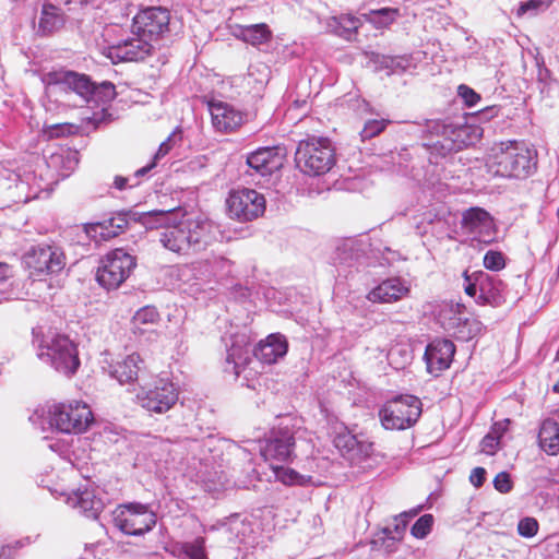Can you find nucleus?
<instances>
[{"label": "nucleus", "mask_w": 559, "mask_h": 559, "mask_svg": "<svg viewBox=\"0 0 559 559\" xmlns=\"http://www.w3.org/2000/svg\"><path fill=\"white\" fill-rule=\"evenodd\" d=\"M128 227V221L122 215H117L102 222L84 224L85 234L94 241H107L120 234Z\"/></svg>", "instance_id": "obj_20"}, {"label": "nucleus", "mask_w": 559, "mask_h": 559, "mask_svg": "<svg viewBox=\"0 0 559 559\" xmlns=\"http://www.w3.org/2000/svg\"><path fill=\"white\" fill-rule=\"evenodd\" d=\"M136 266L135 257L117 248L105 254L96 272V280L106 289H117Z\"/></svg>", "instance_id": "obj_9"}, {"label": "nucleus", "mask_w": 559, "mask_h": 559, "mask_svg": "<svg viewBox=\"0 0 559 559\" xmlns=\"http://www.w3.org/2000/svg\"><path fill=\"white\" fill-rule=\"evenodd\" d=\"M454 354L455 345L452 341L445 338L432 341L425 352L428 371L438 376L447 370L453 360Z\"/></svg>", "instance_id": "obj_17"}, {"label": "nucleus", "mask_w": 559, "mask_h": 559, "mask_svg": "<svg viewBox=\"0 0 559 559\" xmlns=\"http://www.w3.org/2000/svg\"><path fill=\"white\" fill-rule=\"evenodd\" d=\"M128 179L121 176L115 178L114 185L117 189L122 190L126 188Z\"/></svg>", "instance_id": "obj_54"}, {"label": "nucleus", "mask_w": 559, "mask_h": 559, "mask_svg": "<svg viewBox=\"0 0 559 559\" xmlns=\"http://www.w3.org/2000/svg\"><path fill=\"white\" fill-rule=\"evenodd\" d=\"M67 503L93 520L98 518L104 508L103 501L95 496L93 490L87 488L74 491L67 498Z\"/></svg>", "instance_id": "obj_23"}, {"label": "nucleus", "mask_w": 559, "mask_h": 559, "mask_svg": "<svg viewBox=\"0 0 559 559\" xmlns=\"http://www.w3.org/2000/svg\"><path fill=\"white\" fill-rule=\"evenodd\" d=\"M459 121H454L450 118L445 119H433L427 121V132L432 136H438L441 140L438 141L435 146L439 145L442 154H449V147L456 133Z\"/></svg>", "instance_id": "obj_24"}, {"label": "nucleus", "mask_w": 559, "mask_h": 559, "mask_svg": "<svg viewBox=\"0 0 559 559\" xmlns=\"http://www.w3.org/2000/svg\"><path fill=\"white\" fill-rule=\"evenodd\" d=\"M433 518L431 514L421 515L412 526V534L416 538H425L431 531Z\"/></svg>", "instance_id": "obj_39"}, {"label": "nucleus", "mask_w": 559, "mask_h": 559, "mask_svg": "<svg viewBox=\"0 0 559 559\" xmlns=\"http://www.w3.org/2000/svg\"><path fill=\"white\" fill-rule=\"evenodd\" d=\"M116 87L111 82H103L100 84H93V92L91 95V102L95 103H108L116 97Z\"/></svg>", "instance_id": "obj_34"}, {"label": "nucleus", "mask_w": 559, "mask_h": 559, "mask_svg": "<svg viewBox=\"0 0 559 559\" xmlns=\"http://www.w3.org/2000/svg\"><path fill=\"white\" fill-rule=\"evenodd\" d=\"M399 16L397 8H381L362 14L364 20L377 28L389 27Z\"/></svg>", "instance_id": "obj_32"}, {"label": "nucleus", "mask_w": 559, "mask_h": 559, "mask_svg": "<svg viewBox=\"0 0 559 559\" xmlns=\"http://www.w3.org/2000/svg\"><path fill=\"white\" fill-rule=\"evenodd\" d=\"M477 290L479 292V282L476 280V272H474V281L466 284L464 293L474 298L476 297Z\"/></svg>", "instance_id": "obj_52"}, {"label": "nucleus", "mask_w": 559, "mask_h": 559, "mask_svg": "<svg viewBox=\"0 0 559 559\" xmlns=\"http://www.w3.org/2000/svg\"><path fill=\"white\" fill-rule=\"evenodd\" d=\"M511 425V419L506 418L503 420H499L492 424L489 432L497 437L500 441L503 435L509 430Z\"/></svg>", "instance_id": "obj_50"}, {"label": "nucleus", "mask_w": 559, "mask_h": 559, "mask_svg": "<svg viewBox=\"0 0 559 559\" xmlns=\"http://www.w3.org/2000/svg\"><path fill=\"white\" fill-rule=\"evenodd\" d=\"M285 150L280 146L260 147L247 157V165L260 176H270L285 163Z\"/></svg>", "instance_id": "obj_14"}, {"label": "nucleus", "mask_w": 559, "mask_h": 559, "mask_svg": "<svg viewBox=\"0 0 559 559\" xmlns=\"http://www.w3.org/2000/svg\"><path fill=\"white\" fill-rule=\"evenodd\" d=\"M238 37L252 46H259L267 43L271 39L272 32L264 23L252 24L241 26Z\"/></svg>", "instance_id": "obj_31"}, {"label": "nucleus", "mask_w": 559, "mask_h": 559, "mask_svg": "<svg viewBox=\"0 0 559 559\" xmlns=\"http://www.w3.org/2000/svg\"><path fill=\"white\" fill-rule=\"evenodd\" d=\"M483 264L489 271L499 272L506 267L507 260L501 251L488 250L484 255Z\"/></svg>", "instance_id": "obj_36"}, {"label": "nucleus", "mask_w": 559, "mask_h": 559, "mask_svg": "<svg viewBox=\"0 0 559 559\" xmlns=\"http://www.w3.org/2000/svg\"><path fill=\"white\" fill-rule=\"evenodd\" d=\"M288 352V342L280 333L267 335L261 340L253 350L254 357L262 364L273 365L283 358Z\"/></svg>", "instance_id": "obj_19"}, {"label": "nucleus", "mask_w": 559, "mask_h": 559, "mask_svg": "<svg viewBox=\"0 0 559 559\" xmlns=\"http://www.w3.org/2000/svg\"><path fill=\"white\" fill-rule=\"evenodd\" d=\"M170 13L162 7L141 10L132 21L133 32L148 40L158 39L169 31Z\"/></svg>", "instance_id": "obj_13"}, {"label": "nucleus", "mask_w": 559, "mask_h": 559, "mask_svg": "<svg viewBox=\"0 0 559 559\" xmlns=\"http://www.w3.org/2000/svg\"><path fill=\"white\" fill-rule=\"evenodd\" d=\"M295 448L294 427L281 423L265 436L260 447V455L271 468H277L280 464H289L295 460Z\"/></svg>", "instance_id": "obj_6"}, {"label": "nucleus", "mask_w": 559, "mask_h": 559, "mask_svg": "<svg viewBox=\"0 0 559 559\" xmlns=\"http://www.w3.org/2000/svg\"><path fill=\"white\" fill-rule=\"evenodd\" d=\"M66 23V16L61 9L47 3L43 5L39 19V31L46 35L52 34L60 29Z\"/></svg>", "instance_id": "obj_27"}, {"label": "nucleus", "mask_w": 559, "mask_h": 559, "mask_svg": "<svg viewBox=\"0 0 559 559\" xmlns=\"http://www.w3.org/2000/svg\"><path fill=\"white\" fill-rule=\"evenodd\" d=\"M411 294V285L401 277H390L382 281L367 294L372 304H394Z\"/></svg>", "instance_id": "obj_16"}, {"label": "nucleus", "mask_w": 559, "mask_h": 559, "mask_svg": "<svg viewBox=\"0 0 559 559\" xmlns=\"http://www.w3.org/2000/svg\"><path fill=\"white\" fill-rule=\"evenodd\" d=\"M179 389L170 379L159 378L148 385L141 386L135 400L150 414L163 415L174 408L179 401Z\"/></svg>", "instance_id": "obj_8"}, {"label": "nucleus", "mask_w": 559, "mask_h": 559, "mask_svg": "<svg viewBox=\"0 0 559 559\" xmlns=\"http://www.w3.org/2000/svg\"><path fill=\"white\" fill-rule=\"evenodd\" d=\"M357 440L349 433H340L334 438V444L341 451H350L355 448Z\"/></svg>", "instance_id": "obj_47"}, {"label": "nucleus", "mask_w": 559, "mask_h": 559, "mask_svg": "<svg viewBox=\"0 0 559 559\" xmlns=\"http://www.w3.org/2000/svg\"><path fill=\"white\" fill-rule=\"evenodd\" d=\"M476 280L479 282V295L476 298L477 305L497 308L506 302L503 295L506 283L502 280L483 271H476Z\"/></svg>", "instance_id": "obj_18"}, {"label": "nucleus", "mask_w": 559, "mask_h": 559, "mask_svg": "<svg viewBox=\"0 0 559 559\" xmlns=\"http://www.w3.org/2000/svg\"><path fill=\"white\" fill-rule=\"evenodd\" d=\"M139 221L146 228H160L162 246L179 255L204 251L216 240L210 219L193 216L182 207L144 212Z\"/></svg>", "instance_id": "obj_1"}, {"label": "nucleus", "mask_w": 559, "mask_h": 559, "mask_svg": "<svg viewBox=\"0 0 559 559\" xmlns=\"http://www.w3.org/2000/svg\"><path fill=\"white\" fill-rule=\"evenodd\" d=\"M41 357H46L52 368L63 376L73 377L80 366L79 344L64 333L55 332L41 342Z\"/></svg>", "instance_id": "obj_4"}, {"label": "nucleus", "mask_w": 559, "mask_h": 559, "mask_svg": "<svg viewBox=\"0 0 559 559\" xmlns=\"http://www.w3.org/2000/svg\"><path fill=\"white\" fill-rule=\"evenodd\" d=\"M76 127L69 122L44 126L43 134L47 140L58 139L74 134Z\"/></svg>", "instance_id": "obj_35"}, {"label": "nucleus", "mask_w": 559, "mask_h": 559, "mask_svg": "<svg viewBox=\"0 0 559 559\" xmlns=\"http://www.w3.org/2000/svg\"><path fill=\"white\" fill-rule=\"evenodd\" d=\"M284 465L285 464H280L277 468H271L275 474L276 479L285 485H295L299 483L301 476L295 469L287 468Z\"/></svg>", "instance_id": "obj_40"}, {"label": "nucleus", "mask_w": 559, "mask_h": 559, "mask_svg": "<svg viewBox=\"0 0 559 559\" xmlns=\"http://www.w3.org/2000/svg\"><path fill=\"white\" fill-rule=\"evenodd\" d=\"M204 543V538L199 537L194 542L186 544L183 551L190 559H207Z\"/></svg>", "instance_id": "obj_41"}, {"label": "nucleus", "mask_w": 559, "mask_h": 559, "mask_svg": "<svg viewBox=\"0 0 559 559\" xmlns=\"http://www.w3.org/2000/svg\"><path fill=\"white\" fill-rule=\"evenodd\" d=\"M71 72L72 71H68V70L51 71L46 74L45 80H46L47 84H49V85H51V84L67 85Z\"/></svg>", "instance_id": "obj_49"}, {"label": "nucleus", "mask_w": 559, "mask_h": 559, "mask_svg": "<svg viewBox=\"0 0 559 559\" xmlns=\"http://www.w3.org/2000/svg\"><path fill=\"white\" fill-rule=\"evenodd\" d=\"M483 134L481 128L474 124H467L459 121L456 133L454 134L449 152H459L468 145L476 143Z\"/></svg>", "instance_id": "obj_28"}, {"label": "nucleus", "mask_w": 559, "mask_h": 559, "mask_svg": "<svg viewBox=\"0 0 559 559\" xmlns=\"http://www.w3.org/2000/svg\"><path fill=\"white\" fill-rule=\"evenodd\" d=\"M112 516L115 526L127 535H142L156 524V516L148 507L136 502L119 504Z\"/></svg>", "instance_id": "obj_11"}, {"label": "nucleus", "mask_w": 559, "mask_h": 559, "mask_svg": "<svg viewBox=\"0 0 559 559\" xmlns=\"http://www.w3.org/2000/svg\"><path fill=\"white\" fill-rule=\"evenodd\" d=\"M23 547L24 543L22 540L0 542V559H14Z\"/></svg>", "instance_id": "obj_43"}, {"label": "nucleus", "mask_w": 559, "mask_h": 559, "mask_svg": "<svg viewBox=\"0 0 559 559\" xmlns=\"http://www.w3.org/2000/svg\"><path fill=\"white\" fill-rule=\"evenodd\" d=\"M173 148V139L171 135H169L164 142L159 144V147L157 152L154 155V160L148 164L147 166H144L135 171L136 176H143L146 173H148L152 168L156 166V160L167 155L170 150Z\"/></svg>", "instance_id": "obj_38"}, {"label": "nucleus", "mask_w": 559, "mask_h": 559, "mask_svg": "<svg viewBox=\"0 0 559 559\" xmlns=\"http://www.w3.org/2000/svg\"><path fill=\"white\" fill-rule=\"evenodd\" d=\"M93 84L88 75L72 71L66 86L86 102H91Z\"/></svg>", "instance_id": "obj_33"}, {"label": "nucleus", "mask_w": 559, "mask_h": 559, "mask_svg": "<svg viewBox=\"0 0 559 559\" xmlns=\"http://www.w3.org/2000/svg\"><path fill=\"white\" fill-rule=\"evenodd\" d=\"M493 218L489 212L479 206H472L462 213L461 226L469 233L492 224Z\"/></svg>", "instance_id": "obj_29"}, {"label": "nucleus", "mask_w": 559, "mask_h": 559, "mask_svg": "<svg viewBox=\"0 0 559 559\" xmlns=\"http://www.w3.org/2000/svg\"><path fill=\"white\" fill-rule=\"evenodd\" d=\"M538 444L548 455L559 454V423L552 418L542 421L538 432Z\"/></svg>", "instance_id": "obj_25"}, {"label": "nucleus", "mask_w": 559, "mask_h": 559, "mask_svg": "<svg viewBox=\"0 0 559 559\" xmlns=\"http://www.w3.org/2000/svg\"><path fill=\"white\" fill-rule=\"evenodd\" d=\"M512 480L511 476L507 472H500L496 475L493 479V487L501 493H507L512 489Z\"/></svg>", "instance_id": "obj_46"}, {"label": "nucleus", "mask_w": 559, "mask_h": 559, "mask_svg": "<svg viewBox=\"0 0 559 559\" xmlns=\"http://www.w3.org/2000/svg\"><path fill=\"white\" fill-rule=\"evenodd\" d=\"M554 0H527L522 2L518 9V16H523L530 11L537 12L542 9H547L551 5Z\"/></svg>", "instance_id": "obj_42"}, {"label": "nucleus", "mask_w": 559, "mask_h": 559, "mask_svg": "<svg viewBox=\"0 0 559 559\" xmlns=\"http://www.w3.org/2000/svg\"><path fill=\"white\" fill-rule=\"evenodd\" d=\"M389 122H390L389 120H384V119L368 120L365 123V126L360 132L361 139L369 140V139H372V138L379 135L381 132H383L385 130Z\"/></svg>", "instance_id": "obj_37"}, {"label": "nucleus", "mask_w": 559, "mask_h": 559, "mask_svg": "<svg viewBox=\"0 0 559 559\" xmlns=\"http://www.w3.org/2000/svg\"><path fill=\"white\" fill-rule=\"evenodd\" d=\"M23 263L32 277L43 280L61 272L67 258L59 247L41 243L31 247L24 253Z\"/></svg>", "instance_id": "obj_10"}, {"label": "nucleus", "mask_w": 559, "mask_h": 559, "mask_svg": "<svg viewBox=\"0 0 559 559\" xmlns=\"http://www.w3.org/2000/svg\"><path fill=\"white\" fill-rule=\"evenodd\" d=\"M362 22L359 17L352 14H341L333 17V27L337 36L346 40H355L358 35V29L361 27Z\"/></svg>", "instance_id": "obj_30"}, {"label": "nucleus", "mask_w": 559, "mask_h": 559, "mask_svg": "<svg viewBox=\"0 0 559 559\" xmlns=\"http://www.w3.org/2000/svg\"><path fill=\"white\" fill-rule=\"evenodd\" d=\"M153 46L145 37H134L112 48V55L120 61L138 62L151 56Z\"/></svg>", "instance_id": "obj_21"}, {"label": "nucleus", "mask_w": 559, "mask_h": 559, "mask_svg": "<svg viewBox=\"0 0 559 559\" xmlns=\"http://www.w3.org/2000/svg\"><path fill=\"white\" fill-rule=\"evenodd\" d=\"M501 448V441L488 432L480 442V451L487 455H495Z\"/></svg>", "instance_id": "obj_45"}, {"label": "nucleus", "mask_w": 559, "mask_h": 559, "mask_svg": "<svg viewBox=\"0 0 559 559\" xmlns=\"http://www.w3.org/2000/svg\"><path fill=\"white\" fill-rule=\"evenodd\" d=\"M295 162L304 174L320 176L335 165V151L329 139L311 136L299 141Z\"/></svg>", "instance_id": "obj_3"}, {"label": "nucleus", "mask_w": 559, "mask_h": 559, "mask_svg": "<svg viewBox=\"0 0 559 559\" xmlns=\"http://www.w3.org/2000/svg\"><path fill=\"white\" fill-rule=\"evenodd\" d=\"M471 483L479 488L486 480V469L484 467H475L469 475Z\"/></svg>", "instance_id": "obj_51"}, {"label": "nucleus", "mask_w": 559, "mask_h": 559, "mask_svg": "<svg viewBox=\"0 0 559 559\" xmlns=\"http://www.w3.org/2000/svg\"><path fill=\"white\" fill-rule=\"evenodd\" d=\"M230 218L238 222H251L265 212V198L254 189L241 188L231 190L226 199Z\"/></svg>", "instance_id": "obj_12"}, {"label": "nucleus", "mask_w": 559, "mask_h": 559, "mask_svg": "<svg viewBox=\"0 0 559 559\" xmlns=\"http://www.w3.org/2000/svg\"><path fill=\"white\" fill-rule=\"evenodd\" d=\"M160 321L159 312L155 307L145 306L139 309L132 318V331L136 335L155 332Z\"/></svg>", "instance_id": "obj_26"}, {"label": "nucleus", "mask_w": 559, "mask_h": 559, "mask_svg": "<svg viewBox=\"0 0 559 559\" xmlns=\"http://www.w3.org/2000/svg\"><path fill=\"white\" fill-rule=\"evenodd\" d=\"M457 92L468 107L476 105L480 99V96L467 85H460Z\"/></svg>", "instance_id": "obj_48"}, {"label": "nucleus", "mask_w": 559, "mask_h": 559, "mask_svg": "<svg viewBox=\"0 0 559 559\" xmlns=\"http://www.w3.org/2000/svg\"><path fill=\"white\" fill-rule=\"evenodd\" d=\"M12 275V266L5 262H0V283L8 281Z\"/></svg>", "instance_id": "obj_53"}, {"label": "nucleus", "mask_w": 559, "mask_h": 559, "mask_svg": "<svg viewBox=\"0 0 559 559\" xmlns=\"http://www.w3.org/2000/svg\"><path fill=\"white\" fill-rule=\"evenodd\" d=\"M462 276H463V278H464V281H465L466 283H471V282H473V281H474V273L469 274V273H468V270H465V271L463 272Z\"/></svg>", "instance_id": "obj_55"}, {"label": "nucleus", "mask_w": 559, "mask_h": 559, "mask_svg": "<svg viewBox=\"0 0 559 559\" xmlns=\"http://www.w3.org/2000/svg\"><path fill=\"white\" fill-rule=\"evenodd\" d=\"M145 368L142 357L132 353L110 366V374L120 384H133L139 380L140 372Z\"/></svg>", "instance_id": "obj_22"}, {"label": "nucleus", "mask_w": 559, "mask_h": 559, "mask_svg": "<svg viewBox=\"0 0 559 559\" xmlns=\"http://www.w3.org/2000/svg\"><path fill=\"white\" fill-rule=\"evenodd\" d=\"M212 126L222 133L238 130L245 121V115L233 105L221 100L209 102Z\"/></svg>", "instance_id": "obj_15"}, {"label": "nucleus", "mask_w": 559, "mask_h": 559, "mask_svg": "<svg viewBox=\"0 0 559 559\" xmlns=\"http://www.w3.org/2000/svg\"><path fill=\"white\" fill-rule=\"evenodd\" d=\"M48 414L50 426L68 435L83 433L94 421L91 407L81 401L56 403L50 406Z\"/></svg>", "instance_id": "obj_5"}, {"label": "nucleus", "mask_w": 559, "mask_h": 559, "mask_svg": "<svg viewBox=\"0 0 559 559\" xmlns=\"http://www.w3.org/2000/svg\"><path fill=\"white\" fill-rule=\"evenodd\" d=\"M421 401L415 395H400L388 401L379 412L382 426L389 430L411 428L421 415Z\"/></svg>", "instance_id": "obj_7"}, {"label": "nucleus", "mask_w": 559, "mask_h": 559, "mask_svg": "<svg viewBox=\"0 0 559 559\" xmlns=\"http://www.w3.org/2000/svg\"><path fill=\"white\" fill-rule=\"evenodd\" d=\"M538 532V522L534 518H524L518 524V533L523 537H533Z\"/></svg>", "instance_id": "obj_44"}, {"label": "nucleus", "mask_w": 559, "mask_h": 559, "mask_svg": "<svg viewBox=\"0 0 559 559\" xmlns=\"http://www.w3.org/2000/svg\"><path fill=\"white\" fill-rule=\"evenodd\" d=\"M486 166L496 177L524 179L535 167L533 151L518 141H502L491 148Z\"/></svg>", "instance_id": "obj_2"}]
</instances>
